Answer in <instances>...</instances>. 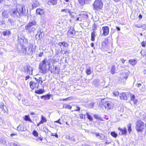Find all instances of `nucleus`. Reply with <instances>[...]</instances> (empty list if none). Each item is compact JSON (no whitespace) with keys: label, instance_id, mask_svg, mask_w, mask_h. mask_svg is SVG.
I'll return each mask as SVG.
<instances>
[{"label":"nucleus","instance_id":"obj_61","mask_svg":"<svg viewBox=\"0 0 146 146\" xmlns=\"http://www.w3.org/2000/svg\"><path fill=\"white\" fill-rule=\"evenodd\" d=\"M50 70L51 73L54 72V67H53V69H50Z\"/></svg>","mask_w":146,"mask_h":146},{"label":"nucleus","instance_id":"obj_7","mask_svg":"<svg viewBox=\"0 0 146 146\" xmlns=\"http://www.w3.org/2000/svg\"><path fill=\"white\" fill-rule=\"evenodd\" d=\"M113 104L111 102L107 101L104 104V105L106 109L108 110L112 108L113 107Z\"/></svg>","mask_w":146,"mask_h":146},{"label":"nucleus","instance_id":"obj_30","mask_svg":"<svg viewBox=\"0 0 146 146\" xmlns=\"http://www.w3.org/2000/svg\"><path fill=\"white\" fill-rule=\"evenodd\" d=\"M54 73L59 74L60 73V69L57 66H56L54 68Z\"/></svg>","mask_w":146,"mask_h":146},{"label":"nucleus","instance_id":"obj_59","mask_svg":"<svg viewBox=\"0 0 146 146\" xmlns=\"http://www.w3.org/2000/svg\"><path fill=\"white\" fill-rule=\"evenodd\" d=\"M53 133H52L51 135L55 136L56 138H58V135L57 133H54V135L53 134Z\"/></svg>","mask_w":146,"mask_h":146},{"label":"nucleus","instance_id":"obj_10","mask_svg":"<svg viewBox=\"0 0 146 146\" xmlns=\"http://www.w3.org/2000/svg\"><path fill=\"white\" fill-rule=\"evenodd\" d=\"M102 30L103 31V35L106 36L109 33V28L108 26H104L102 27Z\"/></svg>","mask_w":146,"mask_h":146},{"label":"nucleus","instance_id":"obj_62","mask_svg":"<svg viewBox=\"0 0 146 146\" xmlns=\"http://www.w3.org/2000/svg\"><path fill=\"white\" fill-rule=\"evenodd\" d=\"M17 134L16 133H12L11 134L10 136L11 137H13L14 136H16Z\"/></svg>","mask_w":146,"mask_h":146},{"label":"nucleus","instance_id":"obj_47","mask_svg":"<svg viewBox=\"0 0 146 146\" xmlns=\"http://www.w3.org/2000/svg\"><path fill=\"white\" fill-rule=\"evenodd\" d=\"M4 24H5V19L4 18H2L0 19V25H2Z\"/></svg>","mask_w":146,"mask_h":146},{"label":"nucleus","instance_id":"obj_42","mask_svg":"<svg viewBox=\"0 0 146 146\" xmlns=\"http://www.w3.org/2000/svg\"><path fill=\"white\" fill-rule=\"evenodd\" d=\"M25 119L26 121H29L30 122H32V121L30 118L29 115H26L25 117Z\"/></svg>","mask_w":146,"mask_h":146},{"label":"nucleus","instance_id":"obj_34","mask_svg":"<svg viewBox=\"0 0 146 146\" xmlns=\"http://www.w3.org/2000/svg\"><path fill=\"white\" fill-rule=\"evenodd\" d=\"M94 116L96 119L101 121L103 120L102 118L97 114H95Z\"/></svg>","mask_w":146,"mask_h":146},{"label":"nucleus","instance_id":"obj_24","mask_svg":"<svg viewBox=\"0 0 146 146\" xmlns=\"http://www.w3.org/2000/svg\"><path fill=\"white\" fill-rule=\"evenodd\" d=\"M57 0H50L48 2V3L50 5H56L57 4Z\"/></svg>","mask_w":146,"mask_h":146},{"label":"nucleus","instance_id":"obj_31","mask_svg":"<svg viewBox=\"0 0 146 146\" xmlns=\"http://www.w3.org/2000/svg\"><path fill=\"white\" fill-rule=\"evenodd\" d=\"M44 92V90L41 89L39 90L35 91V93L36 94H43Z\"/></svg>","mask_w":146,"mask_h":146},{"label":"nucleus","instance_id":"obj_14","mask_svg":"<svg viewBox=\"0 0 146 146\" xmlns=\"http://www.w3.org/2000/svg\"><path fill=\"white\" fill-rule=\"evenodd\" d=\"M68 33L70 35L71 37H73V36L75 34V31L74 28L71 27L70 30L68 31Z\"/></svg>","mask_w":146,"mask_h":146},{"label":"nucleus","instance_id":"obj_28","mask_svg":"<svg viewBox=\"0 0 146 146\" xmlns=\"http://www.w3.org/2000/svg\"><path fill=\"white\" fill-rule=\"evenodd\" d=\"M129 63L132 66H134L137 63L135 59H131L129 60Z\"/></svg>","mask_w":146,"mask_h":146},{"label":"nucleus","instance_id":"obj_27","mask_svg":"<svg viewBox=\"0 0 146 146\" xmlns=\"http://www.w3.org/2000/svg\"><path fill=\"white\" fill-rule=\"evenodd\" d=\"M118 129L121 131V135L126 134L127 133V129L125 127L124 128V129H121L119 127L118 128Z\"/></svg>","mask_w":146,"mask_h":146},{"label":"nucleus","instance_id":"obj_36","mask_svg":"<svg viewBox=\"0 0 146 146\" xmlns=\"http://www.w3.org/2000/svg\"><path fill=\"white\" fill-rule=\"evenodd\" d=\"M94 102H92L88 104V107L89 108H92L94 106Z\"/></svg>","mask_w":146,"mask_h":146},{"label":"nucleus","instance_id":"obj_12","mask_svg":"<svg viewBox=\"0 0 146 146\" xmlns=\"http://www.w3.org/2000/svg\"><path fill=\"white\" fill-rule=\"evenodd\" d=\"M29 85L30 88L32 90H33L36 87L37 88L38 86V83L32 81L30 82Z\"/></svg>","mask_w":146,"mask_h":146},{"label":"nucleus","instance_id":"obj_64","mask_svg":"<svg viewBox=\"0 0 146 146\" xmlns=\"http://www.w3.org/2000/svg\"><path fill=\"white\" fill-rule=\"evenodd\" d=\"M94 44L93 42H92L91 43V46L92 47L94 48V49H95V48L94 47Z\"/></svg>","mask_w":146,"mask_h":146},{"label":"nucleus","instance_id":"obj_46","mask_svg":"<svg viewBox=\"0 0 146 146\" xmlns=\"http://www.w3.org/2000/svg\"><path fill=\"white\" fill-rule=\"evenodd\" d=\"M97 26L96 24L94 23L93 25L92 29L93 30V31L95 32V30L96 29Z\"/></svg>","mask_w":146,"mask_h":146},{"label":"nucleus","instance_id":"obj_20","mask_svg":"<svg viewBox=\"0 0 146 146\" xmlns=\"http://www.w3.org/2000/svg\"><path fill=\"white\" fill-rule=\"evenodd\" d=\"M16 19H15L14 18H9L8 19V22L11 25H14L16 21Z\"/></svg>","mask_w":146,"mask_h":146},{"label":"nucleus","instance_id":"obj_60","mask_svg":"<svg viewBox=\"0 0 146 146\" xmlns=\"http://www.w3.org/2000/svg\"><path fill=\"white\" fill-rule=\"evenodd\" d=\"M120 60L123 64H124L125 61L126 60H125L123 59L122 58Z\"/></svg>","mask_w":146,"mask_h":146},{"label":"nucleus","instance_id":"obj_5","mask_svg":"<svg viewBox=\"0 0 146 146\" xmlns=\"http://www.w3.org/2000/svg\"><path fill=\"white\" fill-rule=\"evenodd\" d=\"M94 10H100L102 9L103 4L101 0H96L93 4Z\"/></svg>","mask_w":146,"mask_h":146},{"label":"nucleus","instance_id":"obj_41","mask_svg":"<svg viewBox=\"0 0 146 146\" xmlns=\"http://www.w3.org/2000/svg\"><path fill=\"white\" fill-rule=\"evenodd\" d=\"M128 76L127 74L126 73H124L122 74V78L125 79V80L128 78Z\"/></svg>","mask_w":146,"mask_h":146},{"label":"nucleus","instance_id":"obj_15","mask_svg":"<svg viewBox=\"0 0 146 146\" xmlns=\"http://www.w3.org/2000/svg\"><path fill=\"white\" fill-rule=\"evenodd\" d=\"M36 12L37 14L40 15H44L45 13L44 10L40 8L37 9L36 10Z\"/></svg>","mask_w":146,"mask_h":146},{"label":"nucleus","instance_id":"obj_35","mask_svg":"<svg viewBox=\"0 0 146 146\" xmlns=\"http://www.w3.org/2000/svg\"><path fill=\"white\" fill-rule=\"evenodd\" d=\"M131 126V123H129L127 125L128 131H129V133H130V132L132 131Z\"/></svg>","mask_w":146,"mask_h":146},{"label":"nucleus","instance_id":"obj_25","mask_svg":"<svg viewBox=\"0 0 146 146\" xmlns=\"http://www.w3.org/2000/svg\"><path fill=\"white\" fill-rule=\"evenodd\" d=\"M58 45L60 46H61L62 45L65 47H66L68 46V44L66 42H59L58 43Z\"/></svg>","mask_w":146,"mask_h":146},{"label":"nucleus","instance_id":"obj_32","mask_svg":"<svg viewBox=\"0 0 146 146\" xmlns=\"http://www.w3.org/2000/svg\"><path fill=\"white\" fill-rule=\"evenodd\" d=\"M115 68L114 66H113L112 67H111L110 70L111 73V74H114L115 73Z\"/></svg>","mask_w":146,"mask_h":146},{"label":"nucleus","instance_id":"obj_39","mask_svg":"<svg viewBox=\"0 0 146 146\" xmlns=\"http://www.w3.org/2000/svg\"><path fill=\"white\" fill-rule=\"evenodd\" d=\"M63 108H68V109H70L72 108V106L69 104H64L63 105Z\"/></svg>","mask_w":146,"mask_h":146},{"label":"nucleus","instance_id":"obj_16","mask_svg":"<svg viewBox=\"0 0 146 146\" xmlns=\"http://www.w3.org/2000/svg\"><path fill=\"white\" fill-rule=\"evenodd\" d=\"M21 48L20 50V52L22 54H26L27 48L25 46H21Z\"/></svg>","mask_w":146,"mask_h":146},{"label":"nucleus","instance_id":"obj_38","mask_svg":"<svg viewBox=\"0 0 146 146\" xmlns=\"http://www.w3.org/2000/svg\"><path fill=\"white\" fill-rule=\"evenodd\" d=\"M42 99H44V100H49L50 98V97L48 95L46 96H43L41 97Z\"/></svg>","mask_w":146,"mask_h":146},{"label":"nucleus","instance_id":"obj_29","mask_svg":"<svg viewBox=\"0 0 146 146\" xmlns=\"http://www.w3.org/2000/svg\"><path fill=\"white\" fill-rule=\"evenodd\" d=\"M86 72L87 75H89L91 74L92 71L90 67L86 68Z\"/></svg>","mask_w":146,"mask_h":146},{"label":"nucleus","instance_id":"obj_55","mask_svg":"<svg viewBox=\"0 0 146 146\" xmlns=\"http://www.w3.org/2000/svg\"><path fill=\"white\" fill-rule=\"evenodd\" d=\"M80 117L81 119H84L85 118V115L83 114H80Z\"/></svg>","mask_w":146,"mask_h":146},{"label":"nucleus","instance_id":"obj_9","mask_svg":"<svg viewBox=\"0 0 146 146\" xmlns=\"http://www.w3.org/2000/svg\"><path fill=\"white\" fill-rule=\"evenodd\" d=\"M17 130L19 131H29L24 125V124H20L17 127Z\"/></svg>","mask_w":146,"mask_h":146},{"label":"nucleus","instance_id":"obj_18","mask_svg":"<svg viewBox=\"0 0 146 146\" xmlns=\"http://www.w3.org/2000/svg\"><path fill=\"white\" fill-rule=\"evenodd\" d=\"M39 5V2L36 0H33L32 5V7L36 8Z\"/></svg>","mask_w":146,"mask_h":146},{"label":"nucleus","instance_id":"obj_17","mask_svg":"<svg viewBox=\"0 0 146 146\" xmlns=\"http://www.w3.org/2000/svg\"><path fill=\"white\" fill-rule=\"evenodd\" d=\"M79 3L81 5H84L85 4H87L90 2L92 0H78Z\"/></svg>","mask_w":146,"mask_h":146},{"label":"nucleus","instance_id":"obj_56","mask_svg":"<svg viewBox=\"0 0 146 146\" xmlns=\"http://www.w3.org/2000/svg\"><path fill=\"white\" fill-rule=\"evenodd\" d=\"M77 109L74 110V111H78L80 110V108L79 106H76Z\"/></svg>","mask_w":146,"mask_h":146},{"label":"nucleus","instance_id":"obj_51","mask_svg":"<svg viewBox=\"0 0 146 146\" xmlns=\"http://www.w3.org/2000/svg\"><path fill=\"white\" fill-rule=\"evenodd\" d=\"M135 96L134 95L131 94V100L134 101L135 100Z\"/></svg>","mask_w":146,"mask_h":146},{"label":"nucleus","instance_id":"obj_11","mask_svg":"<svg viewBox=\"0 0 146 146\" xmlns=\"http://www.w3.org/2000/svg\"><path fill=\"white\" fill-rule=\"evenodd\" d=\"M32 68L29 65H27L25 68V72H27L28 74H32Z\"/></svg>","mask_w":146,"mask_h":146},{"label":"nucleus","instance_id":"obj_49","mask_svg":"<svg viewBox=\"0 0 146 146\" xmlns=\"http://www.w3.org/2000/svg\"><path fill=\"white\" fill-rule=\"evenodd\" d=\"M113 94L115 96H117L119 94V92L117 91H114L113 92Z\"/></svg>","mask_w":146,"mask_h":146},{"label":"nucleus","instance_id":"obj_23","mask_svg":"<svg viewBox=\"0 0 146 146\" xmlns=\"http://www.w3.org/2000/svg\"><path fill=\"white\" fill-rule=\"evenodd\" d=\"M1 108L3 111L4 113L7 112L8 111V109L7 107L5 106L3 104H2L0 105Z\"/></svg>","mask_w":146,"mask_h":146},{"label":"nucleus","instance_id":"obj_43","mask_svg":"<svg viewBox=\"0 0 146 146\" xmlns=\"http://www.w3.org/2000/svg\"><path fill=\"white\" fill-rule=\"evenodd\" d=\"M47 121V120L42 115L41 117V119L40 121V122L42 123V124L46 122Z\"/></svg>","mask_w":146,"mask_h":146},{"label":"nucleus","instance_id":"obj_52","mask_svg":"<svg viewBox=\"0 0 146 146\" xmlns=\"http://www.w3.org/2000/svg\"><path fill=\"white\" fill-rule=\"evenodd\" d=\"M146 45V41H143L141 43L142 46L143 47H145Z\"/></svg>","mask_w":146,"mask_h":146},{"label":"nucleus","instance_id":"obj_37","mask_svg":"<svg viewBox=\"0 0 146 146\" xmlns=\"http://www.w3.org/2000/svg\"><path fill=\"white\" fill-rule=\"evenodd\" d=\"M110 134L114 138H116L117 136V134L115 131H111L110 133Z\"/></svg>","mask_w":146,"mask_h":146},{"label":"nucleus","instance_id":"obj_53","mask_svg":"<svg viewBox=\"0 0 146 146\" xmlns=\"http://www.w3.org/2000/svg\"><path fill=\"white\" fill-rule=\"evenodd\" d=\"M141 28L143 29L146 30V25L144 24L141 26Z\"/></svg>","mask_w":146,"mask_h":146},{"label":"nucleus","instance_id":"obj_45","mask_svg":"<svg viewBox=\"0 0 146 146\" xmlns=\"http://www.w3.org/2000/svg\"><path fill=\"white\" fill-rule=\"evenodd\" d=\"M32 134L35 137H37L38 135V132L35 130H34L32 132Z\"/></svg>","mask_w":146,"mask_h":146},{"label":"nucleus","instance_id":"obj_44","mask_svg":"<svg viewBox=\"0 0 146 146\" xmlns=\"http://www.w3.org/2000/svg\"><path fill=\"white\" fill-rule=\"evenodd\" d=\"M61 12H65L67 13H70V10L69 9H62L61 10Z\"/></svg>","mask_w":146,"mask_h":146},{"label":"nucleus","instance_id":"obj_54","mask_svg":"<svg viewBox=\"0 0 146 146\" xmlns=\"http://www.w3.org/2000/svg\"><path fill=\"white\" fill-rule=\"evenodd\" d=\"M43 55V52L40 51L39 52V53L38 54V56L39 57H42Z\"/></svg>","mask_w":146,"mask_h":146},{"label":"nucleus","instance_id":"obj_13","mask_svg":"<svg viewBox=\"0 0 146 146\" xmlns=\"http://www.w3.org/2000/svg\"><path fill=\"white\" fill-rule=\"evenodd\" d=\"M120 99L121 100H126L127 99L128 97L126 94L124 93L120 94L119 95Z\"/></svg>","mask_w":146,"mask_h":146},{"label":"nucleus","instance_id":"obj_40","mask_svg":"<svg viewBox=\"0 0 146 146\" xmlns=\"http://www.w3.org/2000/svg\"><path fill=\"white\" fill-rule=\"evenodd\" d=\"M107 40H105L102 42V46L103 48H104L107 44Z\"/></svg>","mask_w":146,"mask_h":146},{"label":"nucleus","instance_id":"obj_6","mask_svg":"<svg viewBox=\"0 0 146 146\" xmlns=\"http://www.w3.org/2000/svg\"><path fill=\"white\" fill-rule=\"evenodd\" d=\"M18 42L20 44L21 46H25L30 44L29 42L28 39L24 37H21L18 36Z\"/></svg>","mask_w":146,"mask_h":146},{"label":"nucleus","instance_id":"obj_8","mask_svg":"<svg viewBox=\"0 0 146 146\" xmlns=\"http://www.w3.org/2000/svg\"><path fill=\"white\" fill-rule=\"evenodd\" d=\"M33 44H29V46L27 48L26 54L30 55L32 54L33 53Z\"/></svg>","mask_w":146,"mask_h":146},{"label":"nucleus","instance_id":"obj_21","mask_svg":"<svg viewBox=\"0 0 146 146\" xmlns=\"http://www.w3.org/2000/svg\"><path fill=\"white\" fill-rule=\"evenodd\" d=\"M9 11H8L7 10H4L2 12V16L5 18H8L9 17Z\"/></svg>","mask_w":146,"mask_h":146},{"label":"nucleus","instance_id":"obj_3","mask_svg":"<svg viewBox=\"0 0 146 146\" xmlns=\"http://www.w3.org/2000/svg\"><path fill=\"white\" fill-rule=\"evenodd\" d=\"M50 62H48L47 58H45L40 62L39 65L40 71L42 73L45 74L46 73L49 69L46 68L47 64H49Z\"/></svg>","mask_w":146,"mask_h":146},{"label":"nucleus","instance_id":"obj_63","mask_svg":"<svg viewBox=\"0 0 146 146\" xmlns=\"http://www.w3.org/2000/svg\"><path fill=\"white\" fill-rule=\"evenodd\" d=\"M136 86H137V87L138 88H139V87H140L141 86V84L140 83L137 84L136 85Z\"/></svg>","mask_w":146,"mask_h":146},{"label":"nucleus","instance_id":"obj_22","mask_svg":"<svg viewBox=\"0 0 146 146\" xmlns=\"http://www.w3.org/2000/svg\"><path fill=\"white\" fill-rule=\"evenodd\" d=\"M96 32L92 31L91 34V40L92 41H94L95 40V38L96 36Z\"/></svg>","mask_w":146,"mask_h":146},{"label":"nucleus","instance_id":"obj_1","mask_svg":"<svg viewBox=\"0 0 146 146\" xmlns=\"http://www.w3.org/2000/svg\"><path fill=\"white\" fill-rule=\"evenodd\" d=\"M9 14L12 18L17 19L26 15L25 7L21 5L17 6L16 8L11 9L9 10Z\"/></svg>","mask_w":146,"mask_h":146},{"label":"nucleus","instance_id":"obj_19","mask_svg":"<svg viewBox=\"0 0 146 146\" xmlns=\"http://www.w3.org/2000/svg\"><path fill=\"white\" fill-rule=\"evenodd\" d=\"M96 137L100 140H104L105 137V136L103 134L99 133L96 134Z\"/></svg>","mask_w":146,"mask_h":146},{"label":"nucleus","instance_id":"obj_26","mask_svg":"<svg viewBox=\"0 0 146 146\" xmlns=\"http://www.w3.org/2000/svg\"><path fill=\"white\" fill-rule=\"evenodd\" d=\"M11 34V32L9 30H7L6 31H3V36H9Z\"/></svg>","mask_w":146,"mask_h":146},{"label":"nucleus","instance_id":"obj_4","mask_svg":"<svg viewBox=\"0 0 146 146\" xmlns=\"http://www.w3.org/2000/svg\"><path fill=\"white\" fill-rule=\"evenodd\" d=\"M135 129L138 132H142L144 128V123L141 120L137 121L135 123Z\"/></svg>","mask_w":146,"mask_h":146},{"label":"nucleus","instance_id":"obj_33","mask_svg":"<svg viewBox=\"0 0 146 146\" xmlns=\"http://www.w3.org/2000/svg\"><path fill=\"white\" fill-rule=\"evenodd\" d=\"M18 143L17 142H15L13 143H9L8 144V146H18L17 144Z\"/></svg>","mask_w":146,"mask_h":146},{"label":"nucleus","instance_id":"obj_2","mask_svg":"<svg viewBox=\"0 0 146 146\" xmlns=\"http://www.w3.org/2000/svg\"><path fill=\"white\" fill-rule=\"evenodd\" d=\"M36 23L35 20L29 22L25 26L26 32L28 33H33L36 29Z\"/></svg>","mask_w":146,"mask_h":146},{"label":"nucleus","instance_id":"obj_58","mask_svg":"<svg viewBox=\"0 0 146 146\" xmlns=\"http://www.w3.org/2000/svg\"><path fill=\"white\" fill-rule=\"evenodd\" d=\"M60 119H59L58 120H57L56 121H55L54 122L58 123H59V124H62L61 123L60 121Z\"/></svg>","mask_w":146,"mask_h":146},{"label":"nucleus","instance_id":"obj_48","mask_svg":"<svg viewBox=\"0 0 146 146\" xmlns=\"http://www.w3.org/2000/svg\"><path fill=\"white\" fill-rule=\"evenodd\" d=\"M86 114L87 115V118H88L91 121H92V117L88 113H87Z\"/></svg>","mask_w":146,"mask_h":146},{"label":"nucleus","instance_id":"obj_50","mask_svg":"<svg viewBox=\"0 0 146 146\" xmlns=\"http://www.w3.org/2000/svg\"><path fill=\"white\" fill-rule=\"evenodd\" d=\"M71 137L69 135H67L66 136V139L68 140L71 141Z\"/></svg>","mask_w":146,"mask_h":146},{"label":"nucleus","instance_id":"obj_57","mask_svg":"<svg viewBox=\"0 0 146 146\" xmlns=\"http://www.w3.org/2000/svg\"><path fill=\"white\" fill-rule=\"evenodd\" d=\"M71 141L72 142H74L76 141V140L73 136L71 137Z\"/></svg>","mask_w":146,"mask_h":146}]
</instances>
